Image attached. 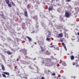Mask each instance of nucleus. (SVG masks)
Returning <instances> with one entry per match:
<instances>
[{"instance_id": "21", "label": "nucleus", "mask_w": 79, "mask_h": 79, "mask_svg": "<svg viewBox=\"0 0 79 79\" xmlns=\"http://www.w3.org/2000/svg\"><path fill=\"white\" fill-rule=\"evenodd\" d=\"M46 40H47V41H48V42H50V40L48 38L46 39Z\"/></svg>"}, {"instance_id": "34", "label": "nucleus", "mask_w": 79, "mask_h": 79, "mask_svg": "<svg viewBox=\"0 0 79 79\" xmlns=\"http://www.w3.org/2000/svg\"><path fill=\"white\" fill-rule=\"evenodd\" d=\"M17 14L18 15H19V13L17 12Z\"/></svg>"}, {"instance_id": "20", "label": "nucleus", "mask_w": 79, "mask_h": 79, "mask_svg": "<svg viewBox=\"0 0 79 79\" xmlns=\"http://www.w3.org/2000/svg\"><path fill=\"white\" fill-rule=\"evenodd\" d=\"M48 72H47V73L48 74H49V73H50V72H51V71H50V70H47Z\"/></svg>"}, {"instance_id": "27", "label": "nucleus", "mask_w": 79, "mask_h": 79, "mask_svg": "<svg viewBox=\"0 0 79 79\" xmlns=\"http://www.w3.org/2000/svg\"><path fill=\"white\" fill-rule=\"evenodd\" d=\"M54 46L53 45H52V46H50V48H52V47H53Z\"/></svg>"}, {"instance_id": "36", "label": "nucleus", "mask_w": 79, "mask_h": 79, "mask_svg": "<svg viewBox=\"0 0 79 79\" xmlns=\"http://www.w3.org/2000/svg\"><path fill=\"white\" fill-rule=\"evenodd\" d=\"M25 2H27V0H25Z\"/></svg>"}, {"instance_id": "39", "label": "nucleus", "mask_w": 79, "mask_h": 79, "mask_svg": "<svg viewBox=\"0 0 79 79\" xmlns=\"http://www.w3.org/2000/svg\"><path fill=\"white\" fill-rule=\"evenodd\" d=\"M54 0H52V2H53L54 1Z\"/></svg>"}, {"instance_id": "2", "label": "nucleus", "mask_w": 79, "mask_h": 79, "mask_svg": "<svg viewBox=\"0 0 79 79\" xmlns=\"http://www.w3.org/2000/svg\"><path fill=\"white\" fill-rule=\"evenodd\" d=\"M45 33L46 35H47V37H50L51 36V34L50 33V31H45Z\"/></svg>"}, {"instance_id": "13", "label": "nucleus", "mask_w": 79, "mask_h": 79, "mask_svg": "<svg viewBox=\"0 0 79 79\" xmlns=\"http://www.w3.org/2000/svg\"><path fill=\"white\" fill-rule=\"evenodd\" d=\"M24 15L25 16H27V12L25 11L24 12Z\"/></svg>"}, {"instance_id": "17", "label": "nucleus", "mask_w": 79, "mask_h": 79, "mask_svg": "<svg viewBox=\"0 0 79 79\" xmlns=\"http://www.w3.org/2000/svg\"><path fill=\"white\" fill-rule=\"evenodd\" d=\"M2 76H3V77H5V78H6V75H5V74H3L2 73Z\"/></svg>"}, {"instance_id": "18", "label": "nucleus", "mask_w": 79, "mask_h": 79, "mask_svg": "<svg viewBox=\"0 0 79 79\" xmlns=\"http://www.w3.org/2000/svg\"><path fill=\"white\" fill-rule=\"evenodd\" d=\"M76 67L79 68V65L77 64V63L76 64Z\"/></svg>"}, {"instance_id": "42", "label": "nucleus", "mask_w": 79, "mask_h": 79, "mask_svg": "<svg viewBox=\"0 0 79 79\" xmlns=\"http://www.w3.org/2000/svg\"><path fill=\"white\" fill-rule=\"evenodd\" d=\"M73 37H74V36H73Z\"/></svg>"}, {"instance_id": "40", "label": "nucleus", "mask_w": 79, "mask_h": 79, "mask_svg": "<svg viewBox=\"0 0 79 79\" xmlns=\"http://www.w3.org/2000/svg\"><path fill=\"white\" fill-rule=\"evenodd\" d=\"M31 47H32V48L33 47V46H31Z\"/></svg>"}, {"instance_id": "5", "label": "nucleus", "mask_w": 79, "mask_h": 79, "mask_svg": "<svg viewBox=\"0 0 79 79\" xmlns=\"http://www.w3.org/2000/svg\"><path fill=\"white\" fill-rule=\"evenodd\" d=\"M53 9V6H49L48 10L49 11H52Z\"/></svg>"}, {"instance_id": "35", "label": "nucleus", "mask_w": 79, "mask_h": 79, "mask_svg": "<svg viewBox=\"0 0 79 79\" xmlns=\"http://www.w3.org/2000/svg\"><path fill=\"white\" fill-rule=\"evenodd\" d=\"M77 35H79V32H78L77 33Z\"/></svg>"}, {"instance_id": "8", "label": "nucleus", "mask_w": 79, "mask_h": 79, "mask_svg": "<svg viewBox=\"0 0 79 79\" xmlns=\"http://www.w3.org/2000/svg\"><path fill=\"white\" fill-rule=\"evenodd\" d=\"M1 67L2 68V69L3 71H5V68L4 67V65H1Z\"/></svg>"}, {"instance_id": "33", "label": "nucleus", "mask_w": 79, "mask_h": 79, "mask_svg": "<svg viewBox=\"0 0 79 79\" xmlns=\"http://www.w3.org/2000/svg\"><path fill=\"white\" fill-rule=\"evenodd\" d=\"M34 44L35 45H36L37 44V43L36 42H35Z\"/></svg>"}, {"instance_id": "3", "label": "nucleus", "mask_w": 79, "mask_h": 79, "mask_svg": "<svg viewBox=\"0 0 79 79\" xmlns=\"http://www.w3.org/2000/svg\"><path fill=\"white\" fill-rule=\"evenodd\" d=\"M65 15L66 18H69L70 16H71V14H69L68 11L65 10Z\"/></svg>"}, {"instance_id": "14", "label": "nucleus", "mask_w": 79, "mask_h": 79, "mask_svg": "<svg viewBox=\"0 0 79 79\" xmlns=\"http://www.w3.org/2000/svg\"><path fill=\"white\" fill-rule=\"evenodd\" d=\"M11 3L12 4V6H15V3H14L13 2H11Z\"/></svg>"}, {"instance_id": "19", "label": "nucleus", "mask_w": 79, "mask_h": 79, "mask_svg": "<svg viewBox=\"0 0 79 79\" xmlns=\"http://www.w3.org/2000/svg\"><path fill=\"white\" fill-rule=\"evenodd\" d=\"M0 16H1L2 18H4V15L3 14L0 15Z\"/></svg>"}, {"instance_id": "37", "label": "nucleus", "mask_w": 79, "mask_h": 79, "mask_svg": "<svg viewBox=\"0 0 79 79\" xmlns=\"http://www.w3.org/2000/svg\"><path fill=\"white\" fill-rule=\"evenodd\" d=\"M34 61V60H35V58L33 59Z\"/></svg>"}, {"instance_id": "1", "label": "nucleus", "mask_w": 79, "mask_h": 79, "mask_svg": "<svg viewBox=\"0 0 79 79\" xmlns=\"http://www.w3.org/2000/svg\"><path fill=\"white\" fill-rule=\"evenodd\" d=\"M51 61H52V60L51 59L47 58L44 59V60L43 61V63L44 64L45 66H52V63Z\"/></svg>"}, {"instance_id": "44", "label": "nucleus", "mask_w": 79, "mask_h": 79, "mask_svg": "<svg viewBox=\"0 0 79 79\" xmlns=\"http://www.w3.org/2000/svg\"><path fill=\"white\" fill-rule=\"evenodd\" d=\"M0 3H1V2H0Z\"/></svg>"}, {"instance_id": "32", "label": "nucleus", "mask_w": 79, "mask_h": 79, "mask_svg": "<svg viewBox=\"0 0 79 79\" xmlns=\"http://www.w3.org/2000/svg\"><path fill=\"white\" fill-rule=\"evenodd\" d=\"M40 48H41V50H42L43 49V48L42 47H40Z\"/></svg>"}, {"instance_id": "29", "label": "nucleus", "mask_w": 79, "mask_h": 79, "mask_svg": "<svg viewBox=\"0 0 79 79\" xmlns=\"http://www.w3.org/2000/svg\"><path fill=\"white\" fill-rule=\"evenodd\" d=\"M41 79H45V78L44 77H42Z\"/></svg>"}, {"instance_id": "45", "label": "nucleus", "mask_w": 79, "mask_h": 79, "mask_svg": "<svg viewBox=\"0 0 79 79\" xmlns=\"http://www.w3.org/2000/svg\"><path fill=\"white\" fill-rule=\"evenodd\" d=\"M0 15H1V14H0Z\"/></svg>"}, {"instance_id": "30", "label": "nucleus", "mask_w": 79, "mask_h": 79, "mask_svg": "<svg viewBox=\"0 0 79 79\" xmlns=\"http://www.w3.org/2000/svg\"><path fill=\"white\" fill-rule=\"evenodd\" d=\"M71 0H67V1L68 2H71Z\"/></svg>"}, {"instance_id": "9", "label": "nucleus", "mask_w": 79, "mask_h": 79, "mask_svg": "<svg viewBox=\"0 0 79 79\" xmlns=\"http://www.w3.org/2000/svg\"><path fill=\"white\" fill-rule=\"evenodd\" d=\"M3 73L4 74H6V75H7L8 76H9V75H10V73L8 72H3Z\"/></svg>"}, {"instance_id": "15", "label": "nucleus", "mask_w": 79, "mask_h": 79, "mask_svg": "<svg viewBox=\"0 0 79 79\" xmlns=\"http://www.w3.org/2000/svg\"><path fill=\"white\" fill-rule=\"evenodd\" d=\"M5 1L7 4H8V3H9V0H5Z\"/></svg>"}, {"instance_id": "22", "label": "nucleus", "mask_w": 79, "mask_h": 79, "mask_svg": "<svg viewBox=\"0 0 79 79\" xmlns=\"http://www.w3.org/2000/svg\"><path fill=\"white\" fill-rule=\"evenodd\" d=\"M25 27V26H23L22 27V28L23 29H25V28H26V27Z\"/></svg>"}, {"instance_id": "23", "label": "nucleus", "mask_w": 79, "mask_h": 79, "mask_svg": "<svg viewBox=\"0 0 79 79\" xmlns=\"http://www.w3.org/2000/svg\"><path fill=\"white\" fill-rule=\"evenodd\" d=\"M52 25V22H50L49 23V25Z\"/></svg>"}, {"instance_id": "43", "label": "nucleus", "mask_w": 79, "mask_h": 79, "mask_svg": "<svg viewBox=\"0 0 79 79\" xmlns=\"http://www.w3.org/2000/svg\"><path fill=\"white\" fill-rule=\"evenodd\" d=\"M65 62H64V64H65Z\"/></svg>"}, {"instance_id": "7", "label": "nucleus", "mask_w": 79, "mask_h": 79, "mask_svg": "<svg viewBox=\"0 0 79 79\" xmlns=\"http://www.w3.org/2000/svg\"><path fill=\"white\" fill-rule=\"evenodd\" d=\"M27 38L28 39L29 42H31L32 41V39L29 36H27Z\"/></svg>"}, {"instance_id": "41", "label": "nucleus", "mask_w": 79, "mask_h": 79, "mask_svg": "<svg viewBox=\"0 0 79 79\" xmlns=\"http://www.w3.org/2000/svg\"><path fill=\"white\" fill-rule=\"evenodd\" d=\"M44 47H45V46H44Z\"/></svg>"}, {"instance_id": "11", "label": "nucleus", "mask_w": 79, "mask_h": 79, "mask_svg": "<svg viewBox=\"0 0 79 79\" xmlns=\"http://www.w3.org/2000/svg\"><path fill=\"white\" fill-rule=\"evenodd\" d=\"M7 54H8V55H12V54H13V53L11 52H10V51H8L7 52Z\"/></svg>"}, {"instance_id": "24", "label": "nucleus", "mask_w": 79, "mask_h": 79, "mask_svg": "<svg viewBox=\"0 0 79 79\" xmlns=\"http://www.w3.org/2000/svg\"><path fill=\"white\" fill-rule=\"evenodd\" d=\"M72 64L73 65H75V64H76V63L75 62H73L72 63Z\"/></svg>"}, {"instance_id": "12", "label": "nucleus", "mask_w": 79, "mask_h": 79, "mask_svg": "<svg viewBox=\"0 0 79 79\" xmlns=\"http://www.w3.org/2000/svg\"><path fill=\"white\" fill-rule=\"evenodd\" d=\"M29 68H30V69H34V68L32 67V66H31V65H29Z\"/></svg>"}, {"instance_id": "16", "label": "nucleus", "mask_w": 79, "mask_h": 79, "mask_svg": "<svg viewBox=\"0 0 79 79\" xmlns=\"http://www.w3.org/2000/svg\"><path fill=\"white\" fill-rule=\"evenodd\" d=\"M7 4H8V6H9V7H10V8H11V4H9V3Z\"/></svg>"}, {"instance_id": "10", "label": "nucleus", "mask_w": 79, "mask_h": 79, "mask_svg": "<svg viewBox=\"0 0 79 79\" xmlns=\"http://www.w3.org/2000/svg\"><path fill=\"white\" fill-rule=\"evenodd\" d=\"M70 59L72 60H74V57L73 56H70Z\"/></svg>"}, {"instance_id": "6", "label": "nucleus", "mask_w": 79, "mask_h": 79, "mask_svg": "<svg viewBox=\"0 0 79 79\" xmlns=\"http://www.w3.org/2000/svg\"><path fill=\"white\" fill-rule=\"evenodd\" d=\"M62 45L63 47H64L66 51H67V49H66V45H65V44H64V43H62Z\"/></svg>"}, {"instance_id": "38", "label": "nucleus", "mask_w": 79, "mask_h": 79, "mask_svg": "<svg viewBox=\"0 0 79 79\" xmlns=\"http://www.w3.org/2000/svg\"><path fill=\"white\" fill-rule=\"evenodd\" d=\"M1 76H2V75L1 74H0V77H1Z\"/></svg>"}, {"instance_id": "25", "label": "nucleus", "mask_w": 79, "mask_h": 79, "mask_svg": "<svg viewBox=\"0 0 79 79\" xmlns=\"http://www.w3.org/2000/svg\"><path fill=\"white\" fill-rule=\"evenodd\" d=\"M23 78L24 79H27V78L26 77H23Z\"/></svg>"}, {"instance_id": "4", "label": "nucleus", "mask_w": 79, "mask_h": 79, "mask_svg": "<svg viewBox=\"0 0 79 79\" xmlns=\"http://www.w3.org/2000/svg\"><path fill=\"white\" fill-rule=\"evenodd\" d=\"M63 36V34L61 33L58 35L57 37H58V38H61V37H62Z\"/></svg>"}, {"instance_id": "28", "label": "nucleus", "mask_w": 79, "mask_h": 79, "mask_svg": "<svg viewBox=\"0 0 79 79\" xmlns=\"http://www.w3.org/2000/svg\"><path fill=\"white\" fill-rule=\"evenodd\" d=\"M60 41L61 42H63V40H60Z\"/></svg>"}, {"instance_id": "26", "label": "nucleus", "mask_w": 79, "mask_h": 79, "mask_svg": "<svg viewBox=\"0 0 79 79\" xmlns=\"http://www.w3.org/2000/svg\"><path fill=\"white\" fill-rule=\"evenodd\" d=\"M52 76H55V73H53L52 74Z\"/></svg>"}, {"instance_id": "31", "label": "nucleus", "mask_w": 79, "mask_h": 79, "mask_svg": "<svg viewBox=\"0 0 79 79\" xmlns=\"http://www.w3.org/2000/svg\"><path fill=\"white\" fill-rule=\"evenodd\" d=\"M34 66H35L36 68H37V66L35 65H34Z\"/></svg>"}]
</instances>
